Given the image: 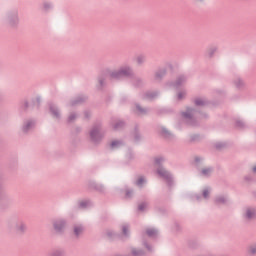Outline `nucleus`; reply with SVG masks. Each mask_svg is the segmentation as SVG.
Here are the masks:
<instances>
[{
    "mask_svg": "<svg viewBox=\"0 0 256 256\" xmlns=\"http://www.w3.org/2000/svg\"><path fill=\"white\" fill-rule=\"evenodd\" d=\"M247 219H253L255 217V210L248 209L246 212Z\"/></svg>",
    "mask_w": 256,
    "mask_h": 256,
    "instance_id": "1",
    "label": "nucleus"
},
{
    "mask_svg": "<svg viewBox=\"0 0 256 256\" xmlns=\"http://www.w3.org/2000/svg\"><path fill=\"white\" fill-rule=\"evenodd\" d=\"M74 233L75 235H81V233H83V228L81 226H76L74 228Z\"/></svg>",
    "mask_w": 256,
    "mask_h": 256,
    "instance_id": "2",
    "label": "nucleus"
},
{
    "mask_svg": "<svg viewBox=\"0 0 256 256\" xmlns=\"http://www.w3.org/2000/svg\"><path fill=\"white\" fill-rule=\"evenodd\" d=\"M158 173H159V175H162V177H169V174L167 172H165V170H162V172H161V170H159Z\"/></svg>",
    "mask_w": 256,
    "mask_h": 256,
    "instance_id": "3",
    "label": "nucleus"
},
{
    "mask_svg": "<svg viewBox=\"0 0 256 256\" xmlns=\"http://www.w3.org/2000/svg\"><path fill=\"white\" fill-rule=\"evenodd\" d=\"M155 230H153V229H148L147 230V235H149L150 237H153V235H155Z\"/></svg>",
    "mask_w": 256,
    "mask_h": 256,
    "instance_id": "4",
    "label": "nucleus"
},
{
    "mask_svg": "<svg viewBox=\"0 0 256 256\" xmlns=\"http://www.w3.org/2000/svg\"><path fill=\"white\" fill-rule=\"evenodd\" d=\"M119 145H121V143H119V141H114V142L111 143V147L112 148H115V147H117Z\"/></svg>",
    "mask_w": 256,
    "mask_h": 256,
    "instance_id": "5",
    "label": "nucleus"
},
{
    "mask_svg": "<svg viewBox=\"0 0 256 256\" xmlns=\"http://www.w3.org/2000/svg\"><path fill=\"white\" fill-rule=\"evenodd\" d=\"M142 183H145V179H143L142 177H140L137 181V185H141Z\"/></svg>",
    "mask_w": 256,
    "mask_h": 256,
    "instance_id": "6",
    "label": "nucleus"
},
{
    "mask_svg": "<svg viewBox=\"0 0 256 256\" xmlns=\"http://www.w3.org/2000/svg\"><path fill=\"white\" fill-rule=\"evenodd\" d=\"M203 175H209V173H211V170L210 169H204L202 171Z\"/></svg>",
    "mask_w": 256,
    "mask_h": 256,
    "instance_id": "7",
    "label": "nucleus"
},
{
    "mask_svg": "<svg viewBox=\"0 0 256 256\" xmlns=\"http://www.w3.org/2000/svg\"><path fill=\"white\" fill-rule=\"evenodd\" d=\"M203 101L201 100V99H197L196 101H195V104L196 105H203Z\"/></svg>",
    "mask_w": 256,
    "mask_h": 256,
    "instance_id": "8",
    "label": "nucleus"
},
{
    "mask_svg": "<svg viewBox=\"0 0 256 256\" xmlns=\"http://www.w3.org/2000/svg\"><path fill=\"white\" fill-rule=\"evenodd\" d=\"M18 229H19V231H25L26 227H25L24 224H22V225L19 226Z\"/></svg>",
    "mask_w": 256,
    "mask_h": 256,
    "instance_id": "9",
    "label": "nucleus"
},
{
    "mask_svg": "<svg viewBox=\"0 0 256 256\" xmlns=\"http://www.w3.org/2000/svg\"><path fill=\"white\" fill-rule=\"evenodd\" d=\"M203 195H204V197H207V196L209 195V191H208V190H205V191L203 192Z\"/></svg>",
    "mask_w": 256,
    "mask_h": 256,
    "instance_id": "10",
    "label": "nucleus"
},
{
    "mask_svg": "<svg viewBox=\"0 0 256 256\" xmlns=\"http://www.w3.org/2000/svg\"><path fill=\"white\" fill-rule=\"evenodd\" d=\"M143 207H145V204H140V205H139V210H140V211H143Z\"/></svg>",
    "mask_w": 256,
    "mask_h": 256,
    "instance_id": "11",
    "label": "nucleus"
},
{
    "mask_svg": "<svg viewBox=\"0 0 256 256\" xmlns=\"http://www.w3.org/2000/svg\"><path fill=\"white\" fill-rule=\"evenodd\" d=\"M123 233L124 235H127V227H123Z\"/></svg>",
    "mask_w": 256,
    "mask_h": 256,
    "instance_id": "12",
    "label": "nucleus"
},
{
    "mask_svg": "<svg viewBox=\"0 0 256 256\" xmlns=\"http://www.w3.org/2000/svg\"><path fill=\"white\" fill-rule=\"evenodd\" d=\"M196 1V3H203V1H205V0H195Z\"/></svg>",
    "mask_w": 256,
    "mask_h": 256,
    "instance_id": "13",
    "label": "nucleus"
},
{
    "mask_svg": "<svg viewBox=\"0 0 256 256\" xmlns=\"http://www.w3.org/2000/svg\"><path fill=\"white\" fill-rule=\"evenodd\" d=\"M121 74H122V75H127V72L122 71Z\"/></svg>",
    "mask_w": 256,
    "mask_h": 256,
    "instance_id": "14",
    "label": "nucleus"
},
{
    "mask_svg": "<svg viewBox=\"0 0 256 256\" xmlns=\"http://www.w3.org/2000/svg\"><path fill=\"white\" fill-rule=\"evenodd\" d=\"M80 205L81 207H85V202H82Z\"/></svg>",
    "mask_w": 256,
    "mask_h": 256,
    "instance_id": "15",
    "label": "nucleus"
},
{
    "mask_svg": "<svg viewBox=\"0 0 256 256\" xmlns=\"http://www.w3.org/2000/svg\"><path fill=\"white\" fill-rule=\"evenodd\" d=\"M91 136H92V137H95V134H93V132H92V133H91Z\"/></svg>",
    "mask_w": 256,
    "mask_h": 256,
    "instance_id": "16",
    "label": "nucleus"
},
{
    "mask_svg": "<svg viewBox=\"0 0 256 256\" xmlns=\"http://www.w3.org/2000/svg\"><path fill=\"white\" fill-rule=\"evenodd\" d=\"M253 171H255V172H256V166L253 168Z\"/></svg>",
    "mask_w": 256,
    "mask_h": 256,
    "instance_id": "17",
    "label": "nucleus"
},
{
    "mask_svg": "<svg viewBox=\"0 0 256 256\" xmlns=\"http://www.w3.org/2000/svg\"><path fill=\"white\" fill-rule=\"evenodd\" d=\"M156 163H159V160H158V159H156Z\"/></svg>",
    "mask_w": 256,
    "mask_h": 256,
    "instance_id": "18",
    "label": "nucleus"
},
{
    "mask_svg": "<svg viewBox=\"0 0 256 256\" xmlns=\"http://www.w3.org/2000/svg\"><path fill=\"white\" fill-rule=\"evenodd\" d=\"M55 229H59L57 226H55Z\"/></svg>",
    "mask_w": 256,
    "mask_h": 256,
    "instance_id": "19",
    "label": "nucleus"
}]
</instances>
